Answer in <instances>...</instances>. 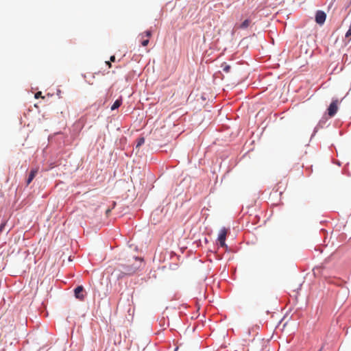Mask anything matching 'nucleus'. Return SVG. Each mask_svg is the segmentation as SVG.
I'll return each mask as SVG.
<instances>
[{"label":"nucleus","instance_id":"1","mask_svg":"<svg viewBox=\"0 0 351 351\" xmlns=\"http://www.w3.org/2000/svg\"><path fill=\"white\" fill-rule=\"evenodd\" d=\"M143 265V258L133 257L128 260L125 263L119 264L114 270V274L117 279H121L125 276H131L135 274Z\"/></svg>","mask_w":351,"mask_h":351},{"label":"nucleus","instance_id":"2","mask_svg":"<svg viewBox=\"0 0 351 351\" xmlns=\"http://www.w3.org/2000/svg\"><path fill=\"white\" fill-rule=\"evenodd\" d=\"M228 234V230L226 228H223L220 230L217 238V241L219 243V245L221 247L227 248V245L226 244V239Z\"/></svg>","mask_w":351,"mask_h":351},{"label":"nucleus","instance_id":"3","mask_svg":"<svg viewBox=\"0 0 351 351\" xmlns=\"http://www.w3.org/2000/svg\"><path fill=\"white\" fill-rule=\"evenodd\" d=\"M340 103V101L338 99H333L332 101L330 103L328 108V114L330 117H334L337 110H338V105Z\"/></svg>","mask_w":351,"mask_h":351},{"label":"nucleus","instance_id":"4","mask_svg":"<svg viewBox=\"0 0 351 351\" xmlns=\"http://www.w3.org/2000/svg\"><path fill=\"white\" fill-rule=\"evenodd\" d=\"M326 14L324 12L318 10L315 14V21L319 25H323L326 21Z\"/></svg>","mask_w":351,"mask_h":351},{"label":"nucleus","instance_id":"5","mask_svg":"<svg viewBox=\"0 0 351 351\" xmlns=\"http://www.w3.org/2000/svg\"><path fill=\"white\" fill-rule=\"evenodd\" d=\"M141 45L145 47L149 43V38L152 36V32L147 30L144 33L141 34Z\"/></svg>","mask_w":351,"mask_h":351},{"label":"nucleus","instance_id":"6","mask_svg":"<svg viewBox=\"0 0 351 351\" xmlns=\"http://www.w3.org/2000/svg\"><path fill=\"white\" fill-rule=\"evenodd\" d=\"M84 293V287L82 286H78L74 289V293L76 298L80 300H84L85 295Z\"/></svg>","mask_w":351,"mask_h":351},{"label":"nucleus","instance_id":"7","mask_svg":"<svg viewBox=\"0 0 351 351\" xmlns=\"http://www.w3.org/2000/svg\"><path fill=\"white\" fill-rule=\"evenodd\" d=\"M38 171V169H37V168L33 169L31 170L29 175L28 176V178L27 180V185H29L31 183V182L34 180L35 176L37 175Z\"/></svg>","mask_w":351,"mask_h":351},{"label":"nucleus","instance_id":"8","mask_svg":"<svg viewBox=\"0 0 351 351\" xmlns=\"http://www.w3.org/2000/svg\"><path fill=\"white\" fill-rule=\"evenodd\" d=\"M121 104H122V99H117L114 102L112 106H111V110H114L117 109L121 105Z\"/></svg>","mask_w":351,"mask_h":351},{"label":"nucleus","instance_id":"9","mask_svg":"<svg viewBox=\"0 0 351 351\" xmlns=\"http://www.w3.org/2000/svg\"><path fill=\"white\" fill-rule=\"evenodd\" d=\"M221 67L225 73H228L230 71V66L226 62L222 63Z\"/></svg>","mask_w":351,"mask_h":351},{"label":"nucleus","instance_id":"10","mask_svg":"<svg viewBox=\"0 0 351 351\" xmlns=\"http://www.w3.org/2000/svg\"><path fill=\"white\" fill-rule=\"evenodd\" d=\"M145 143V138L141 137L138 139L137 144L136 145V148H139L143 144Z\"/></svg>","mask_w":351,"mask_h":351},{"label":"nucleus","instance_id":"11","mask_svg":"<svg viewBox=\"0 0 351 351\" xmlns=\"http://www.w3.org/2000/svg\"><path fill=\"white\" fill-rule=\"evenodd\" d=\"M250 21L248 20V19H246L240 25V27L241 28H247L249 25H250Z\"/></svg>","mask_w":351,"mask_h":351},{"label":"nucleus","instance_id":"12","mask_svg":"<svg viewBox=\"0 0 351 351\" xmlns=\"http://www.w3.org/2000/svg\"><path fill=\"white\" fill-rule=\"evenodd\" d=\"M41 95H42L41 92H38V93H36L35 94V97H36V99H38V98H39V97H42ZM43 98H44V97H43Z\"/></svg>","mask_w":351,"mask_h":351},{"label":"nucleus","instance_id":"13","mask_svg":"<svg viewBox=\"0 0 351 351\" xmlns=\"http://www.w3.org/2000/svg\"><path fill=\"white\" fill-rule=\"evenodd\" d=\"M110 62H114L115 61V56H112L110 58Z\"/></svg>","mask_w":351,"mask_h":351},{"label":"nucleus","instance_id":"14","mask_svg":"<svg viewBox=\"0 0 351 351\" xmlns=\"http://www.w3.org/2000/svg\"><path fill=\"white\" fill-rule=\"evenodd\" d=\"M106 64L108 66L109 68L112 66L110 62L106 61Z\"/></svg>","mask_w":351,"mask_h":351},{"label":"nucleus","instance_id":"15","mask_svg":"<svg viewBox=\"0 0 351 351\" xmlns=\"http://www.w3.org/2000/svg\"><path fill=\"white\" fill-rule=\"evenodd\" d=\"M4 223H2L1 226H0V232H1L3 229V227H4Z\"/></svg>","mask_w":351,"mask_h":351},{"label":"nucleus","instance_id":"16","mask_svg":"<svg viewBox=\"0 0 351 351\" xmlns=\"http://www.w3.org/2000/svg\"><path fill=\"white\" fill-rule=\"evenodd\" d=\"M110 212V209H108L106 212V215H108L109 214V213Z\"/></svg>","mask_w":351,"mask_h":351},{"label":"nucleus","instance_id":"17","mask_svg":"<svg viewBox=\"0 0 351 351\" xmlns=\"http://www.w3.org/2000/svg\"><path fill=\"white\" fill-rule=\"evenodd\" d=\"M319 351H321V350H319Z\"/></svg>","mask_w":351,"mask_h":351},{"label":"nucleus","instance_id":"18","mask_svg":"<svg viewBox=\"0 0 351 351\" xmlns=\"http://www.w3.org/2000/svg\"><path fill=\"white\" fill-rule=\"evenodd\" d=\"M319 351H321V350H319Z\"/></svg>","mask_w":351,"mask_h":351}]
</instances>
